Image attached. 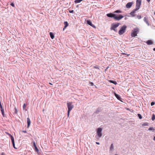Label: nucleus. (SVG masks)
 <instances>
[{
    "mask_svg": "<svg viewBox=\"0 0 155 155\" xmlns=\"http://www.w3.org/2000/svg\"><path fill=\"white\" fill-rule=\"evenodd\" d=\"M107 15L109 17H113L116 20H119L124 17L121 15H119L117 16L114 14L110 13L107 14Z\"/></svg>",
    "mask_w": 155,
    "mask_h": 155,
    "instance_id": "obj_1",
    "label": "nucleus"
},
{
    "mask_svg": "<svg viewBox=\"0 0 155 155\" xmlns=\"http://www.w3.org/2000/svg\"><path fill=\"white\" fill-rule=\"evenodd\" d=\"M27 122L28 124V127H29L31 124V121L29 118H27Z\"/></svg>",
    "mask_w": 155,
    "mask_h": 155,
    "instance_id": "obj_12",
    "label": "nucleus"
},
{
    "mask_svg": "<svg viewBox=\"0 0 155 155\" xmlns=\"http://www.w3.org/2000/svg\"><path fill=\"white\" fill-rule=\"evenodd\" d=\"M11 138V139L12 140V138H13V139H14L13 137L11 134H10L8 133H6Z\"/></svg>",
    "mask_w": 155,
    "mask_h": 155,
    "instance_id": "obj_19",
    "label": "nucleus"
},
{
    "mask_svg": "<svg viewBox=\"0 0 155 155\" xmlns=\"http://www.w3.org/2000/svg\"><path fill=\"white\" fill-rule=\"evenodd\" d=\"M50 35L51 38L52 39H53L54 38V35L52 32H51L50 33Z\"/></svg>",
    "mask_w": 155,
    "mask_h": 155,
    "instance_id": "obj_16",
    "label": "nucleus"
},
{
    "mask_svg": "<svg viewBox=\"0 0 155 155\" xmlns=\"http://www.w3.org/2000/svg\"><path fill=\"white\" fill-rule=\"evenodd\" d=\"M114 95L115 96L118 100H120L121 98L119 95L117 94L116 93H114Z\"/></svg>",
    "mask_w": 155,
    "mask_h": 155,
    "instance_id": "obj_14",
    "label": "nucleus"
},
{
    "mask_svg": "<svg viewBox=\"0 0 155 155\" xmlns=\"http://www.w3.org/2000/svg\"><path fill=\"white\" fill-rule=\"evenodd\" d=\"M35 151L37 152H38V151H39V150L38 149V148L37 147V146L36 147H35Z\"/></svg>",
    "mask_w": 155,
    "mask_h": 155,
    "instance_id": "obj_28",
    "label": "nucleus"
},
{
    "mask_svg": "<svg viewBox=\"0 0 155 155\" xmlns=\"http://www.w3.org/2000/svg\"><path fill=\"white\" fill-rule=\"evenodd\" d=\"M0 108L1 110H4V109H3V107H2V106H0Z\"/></svg>",
    "mask_w": 155,
    "mask_h": 155,
    "instance_id": "obj_36",
    "label": "nucleus"
},
{
    "mask_svg": "<svg viewBox=\"0 0 155 155\" xmlns=\"http://www.w3.org/2000/svg\"><path fill=\"white\" fill-rule=\"evenodd\" d=\"M148 130H149L154 131L155 130L153 127H150L148 129Z\"/></svg>",
    "mask_w": 155,
    "mask_h": 155,
    "instance_id": "obj_21",
    "label": "nucleus"
},
{
    "mask_svg": "<svg viewBox=\"0 0 155 155\" xmlns=\"http://www.w3.org/2000/svg\"><path fill=\"white\" fill-rule=\"evenodd\" d=\"M96 143L97 144H98L99 145V144H100V143L99 142H96Z\"/></svg>",
    "mask_w": 155,
    "mask_h": 155,
    "instance_id": "obj_41",
    "label": "nucleus"
},
{
    "mask_svg": "<svg viewBox=\"0 0 155 155\" xmlns=\"http://www.w3.org/2000/svg\"><path fill=\"white\" fill-rule=\"evenodd\" d=\"M74 2L75 3H78V0H76L74 1Z\"/></svg>",
    "mask_w": 155,
    "mask_h": 155,
    "instance_id": "obj_38",
    "label": "nucleus"
},
{
    "mask_svg": "<svg viewBox=\"0 0 155 155\" xmlns=\"http://www.w3.org/2000/svg\"><path fill=\"white\" fill-rule=\"evenodd\" d=\"M147 1L148 2H150V0H147Z\"/></svg>",
    "mask_w": 155,
    "mask_h": 155,
    "instance_id": "obj_42",
    "label": "nucleus"
},
{
    "mask_svg": "<svg viewBox=\"0 0 155 155\" xmlns=\"http://www.w3.org/2000/svg\"><path fill=\"white\" fill-rule=\"evenodd\" d=\"M134 3V2H129L126 4V6L127 8H130Z\"/></svg>",
    "mask_w": 155,
    "mask_h": 155,
    "instance_id": "obj_9",
    "label": "nucleus"
},
{
    "mask_svg": "<svg viewBox=\"0 0 155 155\" xmlns=\"http://www.w3.org/2000/svg\"><path fill=\"white\" fill-rule=\"evenodd\" d=\"M122 54H126L125 53H122Z\"/></svg>",
    "mask_w": 155,
    "mask_h": 155,
    "instance_id": "obj_44",
    "label": "nucleus"
},
{
    "mask_svg": "<svg viewBox=\"0 0 155 155\" xmlns=\"http://www.w3.org/2000/svg\"><path fill=\"white\" fill-rule=\"evenodd\" d=\"M153 50L154 51H155V48H154L153 49Z\"/></svg>",
    "mask_w": 155,
    "mask_h": 155,
    "instance_id": "obj_47",
    "label": "nucleus"
},
{
    "mask_svg": "<svg viewBox=\"0 0 155 155\" xmlns=\"http://www.w3.org/2000/svg\"><path fill=\"white\" fill-rule=\"evenodd\" d=\"M2 112V114L3 117L5 116V114L4 113V110H1Z\"/></svg>",
    "mask_w": 155,
    "mask_h": 155,
    "instance_id": "obj_20",
    "label": "nucleus"
},
{
    "mask_svg": "<svg viewBox=\"0 0 155 155\" xmlns=\"http://www.w3.org/2000/svg\"><path fill=\"white\" fill-rule=\"evenodd\" d=\"M137 10H136L135 9H134L132 12L130 13V15L132 17H134L135 16V12Z\"/></svg>",
    "mask_w": 155,
    "mask_h": 155,
    "instance_id": "obj_11",
    "label": "nucleus"
},
{
    "mask_svg": "<svg viewBox=\"0 0 155 155\" xmlns=\"http://www.w3.org/2000/svg\"><path fill=\"white\" fill-rule=\"evenodd\" d=\"M114 149V146H113V144H112L111 145H110V150H112L113 149Z\"/></svg>",
    "mask_w": 155,
    "mask_h": 155,
    "instance_id": "obj_23",
    "label": "nucleus"
},
{
    "mask_svg": "<svg viewBox=\"0 0 155 155\" xmlns=\"http://www.w3.org/2000/svg\"><path fill=\"white\" fill-rule=\"evenodd\" d=\"M22 132H23V133H27V131L26 130H23L22 131Z\"/></svg>",
    "mask_w": 155,
    "mask_h": 155,
    "instance_id": "obj_37",
    "label": "nucleus"
},
{
    "mask_svg": "<svg viewBox=\"0 0 155 155\" xmlns=\"http://www.w3.org/2000/svg\"><path fill=\"white\" fill-rule=\"evenodd\" d=\"M142 0H137L136 3V10H138L140 8V6L141 5Z\"/></svg>",
    "mask_w": 155,
    "mask_h": 155,
    "instance_id": "obj_6",
    "label": "nucleus"
},
{
    "mask_svg": "<svg viewBox=\"0 0 155 155\" xmlns=\"http://www.w3.org/2000/svg\"><path fill=\"white\" fill-rule=\"evenodd\" d=\"M102 128H97V135L95 136L96 138L98 139L102 136Z\"/></svg>",
    "mask_w": 155,
    "mask_h": 155,
    "instance_id": "obj_3",
    "label": "nucleus"
},
{
    "mask_svg": "<svg viewBox=\"0 0 155 155\" xmlns=\"http://www.w3.org/2000/svg\"><path fill=\"white\" fill-rule=\"evenodd\" d=\"M10 5L13 7H15V4L14 3H12Z\"/></svg>",
    "mask_w": 155,
    "mask_h": 155,
    "instance_id": "obj_31",
    "label": "nucleus"
},
{
    "mask_svg": "<svg viewBox=\"0 0 155 155\" xmlns=\"http://www.w3.org/2000/svg\"><path fill=\"white\" fill-rule=\"evenodd\" d=\"M114 13H121V12L119 10H117L114 12Z\"/></svg>",
    "mask_w": 155,
    "mask_h": 155,
    "instance_id": "obj_27",
    "label": "nucleus"
},
{
    "mask_svg": "<svg viewBox=\"0 0 155 155\" xmlns=\"http://www.w3.org/2000/svg\"><path fill=\"white\" fill-rule=\"evenodd\" d=\"M137 18L138 19H140L141 18V15H138L137 16Z\"/></svg>",
    "mask_w": 155,
    "mask_h": 155,
    "instance_id": "obj_33",
    "label": "nucleus"
},
{
    "mask_svg": "<svg viewBox=\"0 0 155 155\" xmlns=\"http://www.w3.org/2000/svg\"><path fill=\"white\" fill-rule=\"evenodd\" d=\"M33 146H34V147H36V145L35 142V141L33 142Z\"/></svg>",
    "mask_w": 155,
    "mask_h": 155,
    "instance_id": "obj_34",
    "label": "nucleus"
},
{
    "mask_svg": "<svg viewBox=\"0 0 155 155\" xmlns=\"http://www.w3.org/2000/svg\"><path fill=\"white\" fill-rule=\"evenodd\" d=\"M73 12L74 11L73 10L69 11V12L70 13H73Z\"/></svg>",
    "mask_w": 155,
    "mask_h": 155,
    "instance_id": "obj_35",
    "label": "nucleus"
},
{
    "mask_svg": "<svg viewBox=\"0 0 155 155\" xmlns=\"http://www.w3.org/2000/svg\"><path fill=\"white\" fill-rule=\"evenodd\" d=\"M67 105L68 109V117L69 115L70 112L72 110V108L74 107V106L72 104L71 102H68L67 103Z\"/></svg>",
    "mask_w": 155,
    "mask_h": 155,
    "instance_id": "obj_4",
    "label": "nucleus"
},
{
    "mask_svg": "<svg viewBox=\"0 0 155 155\" xmlns=\"http://www.w3.org/2000/svg\"><path fill=\"white\" fill-rule=\"evenodd\" d=\"M15 113L17 114L18 112V111L17 108L16 107L15 108Z\"/></svg>",
    "mask_w": 155,
    "mask_h": 155,
    "instance_id": "obj_32",
    "label": "nucleus"
},
{
    "mask_svg": "<svg viewBox=\"0 0 155 155\" xmlns=\"http://www.w3.org/2000/svg\"><path fill=\"white\" fill-rule=\"evenodd\" d=\"M143 20L145 21V22L146 23L148 26H149L150 25V24L148 21V19L147 18L145 17L144 18Z\"/></svg>",
    "mask_w": 155,
    "mask_h": 155,
    "instance_id": "obj_10",
    "label": "nucleus"
},
{
    "mask_svg": "<svg viewBox=\"0 0 155 155\" xmlns=\"http://www.w3.org/2000/svg\"><path fill=\"white\" fill-rule=\"evenodd\" d=\"M2 155H5V154L4 153L2 152Z\"/></svg>",
    "mask_w": 155,
    "mask_h": 155,
    "instance_id": "obj_39",
    "label": "nucleus"
},
{
    "mask_svg": "<svg viewBox=\"0 0 155 155\" xmlns=\"http://www.w3.org/2000/svg\"><path fill=\"white\" fill-rule=\"evenodd\" d=\"M87 24L88 25H90V26H91L93 28H96V26L92 24V22H91V21L90 20H87Z\"/></svg>",
    "mask_w": 155,
    "mask_h": 155,
    "instance_id": "obj_8",
    "label": "nucleus"
},
{
    "mask_svg": "<svg viewBox=\"0 0 155 155\" xmlns=\"http://www.w3.org/2000/svg\"><path fill=\"white\" fill-rule=\"evenodd\" d=\"M127 56H129V55H130V54H127Z\"/></svg>",
    "mask_w": 155,
    "mask_h": 155,
    "instance_id": "obj_49",
    "label": "nucleus"
},
{
    "mask_svg": "<svg viewBox=\"0 0 155 155\" xmlns=\"http://www.w3.org/2000/svg\"><path fill=\"white\" fill-rule=\"evenodd\" d=\"M127 28V26L125 25H123L118 31V34L121 35L125 32Z\"/></svg>",
    "mask_w": 155,
    "mask_h": 155,
    "instance_id": "obj_5",
    "label": "nucleus"
},
{
    "mask_svg": "<svg viewBox=\"0 0 155 155\" xmlns=\"http://www.w3.org/2000/svg\"><path fill=\"white\" fill-rule=\"evenodd\" d=\"M65 28H64H64H63V30L64 31V29H65Z\"/></svg>",
    "mask_w": 155,
    "mask_h": 155,
    "instance_id": "obj_46",
    "label": "nucleus"
},
{
    "mask_svg": "<svg viewBox=\"0 0 155 155\" xmlns=\"http://www.w3.org/2000/svg\"><path fill=\"white\" fill-rule=\"evenodd\" d=\"M90 84H91V85H92V86L94 84L92 82H91Z\"/></svg>",
    "mask_w": 155,
    "mask_h": 155,
    "instance_id": "obj_40",
    "label": "nucleus"
},
{
    "mask_svg": "<svg viewBox=\"0 0 155 155\" xmlns=\"http://www.w3.org/2000/svg\"><path fill=\"white\" fill-rule=\"evenodd\" d=\"M146 43L148 45H151L153 44V42L151 40H149L147 41Z\"/></svg>",
    "mask_w": 155,
    "mask_h": 155,
    "instance_id": "obj_13",
    "label": "nucleus"
},
{
    "mask_svg": "<svg viewBox=\"0 0 155 155\" xmlns=\"http://www.w3.org/2000/svg\"><path fill=\"white\" fill-rule=\"evenodd\" d=\"M2 106V104H1V101H0V106Z\"/></svg>",
    "mask_w": 155,
    "mask_h": 155,
    "instance_id": "obj_43",
    "label": "nucleus"
},
{
    "mask_svg": "<svg viewBox=\"0 0 155 155\" xmlns=\"http://www.w3.org/2000/svg\"><path fill=\"white\" fill-rule=\"evenodd\" d=\"M139 31V29L137 27L134 28L133 30L132 31L131 36L132 37H134L137 36V34L138 33Z\"/></svg>",
    "mask_w": 155,
    "mask_h": 155,
    "instance_id": "obj_2",
    "label": "nucleus"
},
{
    "mask_svg": "<svg viewBox=\"0 0 155 155\" xmlns=\"http://www.w3.org/2000/svg\"><path fill=\"white\" fill-rule=\"evenodd\" d=\"M153 140H155V136L154 137Z\"/></svg>",
    "mask_w": 155,
    "mask_h": 155,
    "instance_id": "obj_45",
    "label": "nucleus"
},
{
    "mask_svg": "<svg viewBox=\"0 0 155 155\" xmlns=\"http://www.w3.org/2000/svg\"><path fill=\"white\" fill-rule=\"evenodd\" d=\"M11 140L12 141L13 147H14V148L16 149V148L15 147V141H14V139H13V138H12V140Z\"/></svg>",
    "mask_w": 155,
    "mask_h": 155,
    "instance_id": "obj_15",
    "label": "nucleus"
},
{
    "mask_svg": "<svg viewBox=\"0 0 155 155\" xmlns=\"http://www.w3.org/2000/svg\"><path fill=\"white\" fill-rule=\"evenodd\" d=\"M64 28H66L68 25V22L67 21H65L64 22Z\"/></svg>",
    "mask_w": 155,
    "mask_h": 155,
    "instance_id": "obj_17",
    "label": "nucleus"
},
{
    "mask_svg": "<svg viewBox=\"0 0 155 155\" xmlns=\"http://www.w3.org/2000/svg\"><path fill=\"white\" fill-rule=\"evenodd\" d=\"M49 84L51 85H52V84L51 83H49Z\"/></svg>",
    "mask_w": 155,
    "mask_h": 155,
    "instance_id": "obj_48",
    "label": "nucleus"
},
{
    "mask_svg": "<svg viewBox=\"0 0 155 155\" xmlns=\"http://www.w3.org/2000/svg\"><path fill=\"white\" fill-rule=\"evenodd\" d=\"M26 106H27V105L25 104H24L23 106V108L24 110H25V108L26 107Z\"/></svg>",
    "mask_w": 155,
    "mask_h": 155,
    "instance_id": "obj_29",
    "label": "nucleus"
},
{
    "mask_svg": "<svg viewBox=\"0 0 155 155\" xmlns=\"http://www.w3.org/2000/svg\"><path fill=\"white\" fill-rule=\"evenodd\" d=\"M119 25L120 23H117L114 24H112L110 28L111 30H113L115 31H117L116 30V28L119 26Z\"/></svg>",
    "mask_w": 155,
    "mask_h": 155,
    "instance_id": "obj_7",
    "label": "nucleus"
},
{
    "mask_svg": "<svg viewBox=\"0 0 155 155\" xmlns=\"http://www.w3.org/2000/svg\"><path fill=\"white\" fill-rule=\"evenodd\" d=\"M155 104V102H152L151 103V106H152L153 105H154Z\"/></svg>",
    "mask_w": 155,
    "mask_h": 155,
    "instance_id": "obj_30",
    "label": "nucleus"
},
{
    "mask_svg": "<svg viewBox=\"0 0 155 155\" xmlns=\"http://www.w3.org/2000/svg\"><path fill=\"white\" fill-rule=\"evenodd\" d=\"M148 124V123H145L143 124H142L143 126H147Z\"/></svg>",
    "mask_w": 155,
    "mask_h": 155,
    "instance_id": "obj_25",
    "label": "nucleus"
},
{
    "mask_svg": "<svg viewBox=\"0 0 155 155\" xmlns=\"http://www.w3.org/2000/svg\"><path fill=\"white\" fill-rule=\"evenodd\" d=\"M138 116L140 119H141L142 118V116L140 114H138Z\"/></svg>",
    "mask_w": 155,
    "mask_h": 155,
    "instance_id": "obj_26",
    "label": "nucleus"
},
{
    "mask_svg": "<svg viewBox=\"0 0 155 155\" xmlns=\"http://www.w3.org/2000/svg\"><path fill=\"white\" fill-rule=\"evenodd\" d=\"M109 82L111 83L114 84L115 85H116L117 84V82L115 81H112V80H110Z\"/></svg>",
    "mask_w": 155,
    "mask_h": 155,
    "instance_id": "obj_18",
    "label": "nucleus"
},
{
    "mask_svg": "<svg viewBox=\"0 0 155 155\" xmlns=\"http://www.w3.org/2000/svg\"><path fill=\"white\" fill-rule=\"evenodd\" d=\"M155 119V116L154 114H153L152 116V120H154Z\"/></svg>",
    "mask_w": 155,
    "mask_h": 155,
    "instance_id": "obj_22",
    "label": "nucleus"
},
{
    "mask_svg": "<svg viewBox=\"0 0 155 155\" xmlns=\"http://www.w3.org/2000/svg\"><path fill=\"white\" fill-rule=\"evenodd\" d=\"M115 155H118L117 154H115Z\"/></svg>",
    "mask_w": 155,
    "mask_h": 155,
    "instance_id": "obj_50",
    "label": "nucleus"
},
{
    "mask_svg": "<svg viewBox=\"0 0 155 155\" xmlns=\"http://www.w3.org/2000/svg\"><path fill=\"white\" fill-rule=\"evenodd\" d=\"M94 68L96 69H99V68L98 66L97 65H96V66H94Z\"/></svg>",
    "mask_w": 155,
    "mask_h": 155,
    "instance_id": "obj_24",
    "label": "nucleus"
}]
</instances>
